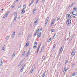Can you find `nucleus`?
I'll use <instances>...</instances> for the list:
<instances>
[{
  "label": "nucleus",
  "instance_id": "1",
  "mask_svg": "<svg viewBox=\"0 0 77 77\" xmlns=\"http://www.w3.org/2000/svg\"><path fill=\"white\" fill-rule=\"evenodd\" d=\"M71 20L68 19V20L66 21V23L68 26H69L71 25Z\"/></svg>",
  "mask_w": 77,
  "mask_h": 77
},
{
  "label": "nucleus",
  "instance_id": "2",
  "mask_svg": "<svg viewBox=\"0 0 77 77\" xmlns=\"http://www.w3.org/2000/svg\"><path fill=\"white\" fill-rule=\"evenodd\" d=\"M75 49L73 48L72 52L71 53V55L72 56V57H74L75 56Z\"/></svg>",
  "mask_w": 77,
  "mask_h": 77
},
{
  "label": "nucleus",
  "instance_id": "3",
  "mask_svg": "<svg viewBox=\"0 0 77 77\" xmlns=\"http://www.w3.org/2000/svg\"><path fill=\"white\" fill-rule=\"evenodd\" d=\"M66 17L67 19H68V20H71V18H72V17L69 14H68L66 15Z\"/></svg>",
  "mask_w": 77,
  "mask_h": 77
},
{
  "label": "nucleus",
  "instance_id": "4",
  "mask_svg": "<svg viewBox=\"0 0 77 77\" xmlns=\"http://www.w3.org/2000/svg\"><path fill=\"white\" fill-rule=\"evenodd\" d=\"M34 69H35V67H32V69L31 70L30 72V73L32 74V73L33 72V70H34Z\"/></svg>",
  "mask_w": 77,
  "mask_h": 77
},
{
  "label": "nucleus",
  "instance_id": "5",
  "mask_svg": "<svg viewBox=\"0 0 77 77\" xmlns=\"http://www.w3.org/2000/svg\"><path fill=\"white\" fill-rule=\"evenodd\" d=\"M15 31L11 35V38H14V36H15Z\"/></svg>",
  "mask_w": 77,
  "mask_h": 77
},
{
  "label": "nucleus",
  "instance_id": "6",
  "mask_svg": "<svg viewBox=\"0 0 77 77\" xmlns=\"http://www.w3.org/2000/svg\"><path fill=\"white\" fill-rule=\"evenodd\" d=\"M73 12H74V14H73V15H75V16H77V11H73Z\"/></svg>",
  "mask_w": 77,
  "mask_h": 77
},
{
  "label": "nucleus",
  "instance_id": "7",
  "mask_svg": "<svg viewBox=\"0 0 77 77\" xmlns=\"http://www.w3.org/2000/svg\"><path fill=\"white\" fill-rule=\"evenodd\" d=\"M24 66H25V65H24L22 66V68L20 71V72H22L24 70Z\"/></svg>",
  "mask_w": 77,
  "mask_h": 77
},
{
  "label": "nucleus",
  "instance_id": "8",
  "mask_svg": "<svg viewBox=\"0 0 77 77\" xmlns=\"http://www.w3.org/2000/svg\"><path fill=\"white\" fill-rule=\"evenodd\" d=\"M48 19H49V17H48L46 20H45V26L47 24L48 22Z\"/></svg>",
  "mask_w": 77,
  "mask_h": 77
},
{
  "label": "nucleus",
  "instance_id": "9",
  "mask_svg": "<svg viewBox=\"0 0 77 77\" xmlns=\"http://www.w3.org/2000/svg\"><path fill=\"white\" fill-rule=\"evenodd\" d=\"M2 65H3V61L2 60H0V66H2Z\"/></svg>",
  "mask_w": 77,
  "mask_h": 77
},
{
  "label": "nucleus",
  "instance_id": "10",
  "mask_svg": "<svg viewBox=\"0 0 77 77\" xmlns=\"http://www.w3.org/2000/svg\"><path fill=\"white\" fill-rule=\"evenodd\" d=\"M36 7H35V8L33 10V12L34 13H35V12H36Z\"/></svg>",
  "mask_w": 77,
  "mask_h": 77
},
{
  "label": "nucleus",
  "instance_id": "11",
  "mask_svg": "<svg viewBox=\"0 0 77 77\" xmlns=\"http://www.w3.org/2000/svg\"><path fill=\"white\" fill-rule=\"evenodd\" d=\"M38 35H39L38 36V37L39 38H40V37H41V32H38Z\"/></svg>",
  "mask_w": 77,
  "mask_h": 77
},
{
  "label": "nucleus",
  "instance_id": "12",
  "mask_svg": "<svg viewBox=\"0 0 77 77\" xmlns=\"http://www.w3.org/2000/svg\"><path fill=\"white\" fill-rule=\"evenodd\" d=\"M17 13H18L17 12H16L13 13V15H14V16H15V15L16 16H17Z\"/></svg>",
  "mask_w": 77,
  "mask_h": 77
},
{
  "label": "nucleus",
  "instance_id": "13",
  "mask_svg": "<svg viewBox=\"0 0 77 77\" xmlns=\"http://www.w3.org/2000/svg\"><path fill=\"white\" fill-rule=\"evenodd\" d=\"M46 73V72H44V73L43 74L42 77H45V75Z\"/></svg>",
  "mask_w": 77,
  "mask_h": 77
},
{
  "label": "nucleus",
  "instance_id": "14",
  "mask_svg": "<svg viewBox=\"0 0 77 77\" xmlns=\"http://www.w3.org/2000/svg\"><path fill=\"white\" fill-rule=\"evenodd\" d=\"M25 13V10H22V14H24Z\"/></svg>",
  "mask_w": 77,
  "mask_h": 77
},
{
  "label": "nucleus",
  "instance_id": "15",
  "mask_svg": "<svg viewBox=\"0 0 77 77\" xmlns=\"http://www.w3.org/2000/svg\"><path fill=\"white\" fill-rule=\"evenodd\" d=\"M63 48H64V46H62L60 48V50L63 51Z\"/></svg>",
  "mask_w": 77,
  "mask_h": 77
},
{
  "label": "nucleus",
  "instance_id": "16",
  "mask_svg": "<svg viewBox=\"0 0 77 77\" xmlns=\"http://www.w3.org/2000/svg\"><path fill=\"white\" fill-rule=\"evenodd\" d=\"M62 52V51L60 50V51H59V53L58 54H59V55H60V54H61V53Z\"/></svg>",
  "mask_w": 77,
  "mask_h": 77
},
{
  "label": "nucleus",
  "instance_id": "17",
  "mask_svg": "<svg viewBox=\"0 0 77 77\" xmlns=\"http://www.w3.org/2000/svg\"><path fill=\"white\" fill-rule=\"evenodd\" d=\"M24 61V59H23L22 60V61H21L20 63V65H21V64H22V63H23V61Z\"/></svg>",
  "mask_w": 77,
  "mask_h": 77
},
{
  "label": "nucleus",
  "instance_id": "18",
  "mask_svg": "<svg viewBox=\"0 0 77 77\" xmlns=\"http://www.w3.org/2000/svg\"><path fill=\"white\" fill-rule=\"evenodd\" d=\"M34 45H36L37 46V42H34Z\"/></svg>",
  "mask_w": 77,
  "mask_h": 77
},
{
  "label": "nucleus",
  "instance_id": "19",
  "mask_svg": "<svg viewBox=\"0 0 77 77\" xmlns=\"http://www.w3.org/2000/svg\"><path fill=\"white\" fill-rule=\"evenodd\" d=\"M73 5H74V3H72L69 7H70V8H72V7L73 6Z\"/></svg>",
  "mask_w": 77,
  "mask_h": 77
},
{
  "label": "nucleus",
  "instance_id": "20",
  "mask_svg": "<svg viewBox=\"0 0 77 77\" xmlns=\"http://www.w3.org/2000/svg\"><path fill=\"white\" fill-rule=\"evenodd\" d=\"M64 70L65 71H67V68H66V67H65L64 68Z\"/></svg>",
  "mask_w": 77,
  "mask_h": 77
},
{
  "label": "nucleus",
  "instance_id": "21",
  "mask_svg": "<svg viewBox=\"0 0 77 77\" xmlns=\"http://www.w3.org/2000/svg\"><path fill=\"white\" fill-rule=\"evenodd\" d=\"M9 36H7L6 38H5V39L6 40H8L9 39Z\"/></svg>",
  "mask_w": 77,
  "mask_h": 77
},
{
  "label": "nucleus",
  "instance_id": "22",
  "mask_svg": "<svg viewBox=\"0 0 77 77\" xmlns=\"http://www.w3.org/2000/svg\"><path fill=\"white\" fill-rule=\"evenodd\" d=\"M15 54L14 53L12 57V58H14L15 57Z\"/></svg>",
  "mask_w": 77,
  "mask_h": 77
},
{
  "label": "nucleus",
  "instance_id": "23",
  "mask_svg": "<svg viewBox=\"0 0 77 77\" xmlns=\"http://www.w3.org/2000/svg\"><path fill=\"white\" fill-rule=\"evenodd\" d=\"M75 75H76V74H75V73H73V74L72 75V76L73 77H74Z\"/></svg>",
  "mask_w": 77,
  "mask_h": 77
},
{
  "label": "nucleus",
  "instance_id": "24",
  "mask_svg": "<svg viewBox=\"0 0 77 77\" xmlns=\"http://www.w3.org/2000/svg\"><path fill=\"white\" fill-rule=\"evenodd\" d=\"M36 47H37V46L35 45V46H33V48L34 49L36 48Z\"/></svg>",
  "mask_w": 77,
  "mask_h": 77
},
{
  "label": "nucleus",
  "instance_id": "25",
  "mask_svg": "<svg viewBox=\"0 0 77 77\" xmlns=\"http://www.w3.org/2000/svg\"><path fill=\"white\" fill-rule=\"evenodd\" d=\"M5 46H3V47L2 48V50H5Z\"/></svg>",
  "mask_w": 77,
  "mask_h": 77
},
{
  "label": "nucleus",
  "instance_id": "26",
  "mask_svg": "<svg viewBox=\"0 0 77 77\" xmlns=\"http://www.w3.org/2000/svg\"><path fill=\"white\" fill-rule=\"evenodd\" d=\"M56 44L54 45L53 46V48H55V47H56Z\"/></svg>",
  "mask_w": 77,
  "mask_h": 77
},
{
  "label": "nucleus",
  "instance_id": "27",
  "mask_svg": "<svg viewBox=\"0 0 77 77\" xmlns=\"http://www.w3.org/2000/svg\"><path fill=\"white\" fill-rule=\"evenodd\" d=\"M68 60H66V63H65V65H66V64L68 63Z\"/></svg>",
  "mask_w": 77,
  "mask_h": 77
},
{
  "label": "nucleus",
  "instance_id": "28",
  "mask_svg": "<svg viewBox=\"0 0 77 77\" xmlns=\"http://www.w3.org/2000/svg\"><path fill=\"white\" fill-rule=\"evenodd\" d=\"M45 57H45V56H44L42 57V59H43V60H44V59H45Z\"/></svg>",
  "mask_w": 77,
  "mask_h": 77
},
{
  "label": "nucleus",
  "instance_id": "29",
  "mask_svg": "<svg viewBox=\"0 0 77 77\" xmlns=\"http://www.w3.org/2000/svg\"><path fill=\"white\" fill-rule=\"evenodd\" d=\"M51 37L49 38V39L48 40V42H50V41H51Z\"/></svg>",
  "mask_w": 77,
  "mask_h": 77
},
{
  "label": "nucleus",
  "instance_id": "30",
  "mask_svg": "<svg viewBox=\"0 0 77 77\" xmlns=\"http://www.w3.org/2000/svg\"><path fill=\"white\" fill-rule=\"evenodd\" d=\"M25 53L26 52H25V51L23 53V54H22L23 56H24Z\"/></svg>",
  "mask_w": 77,
  "mask_h": 77
},
{
  "label": "nucleus",
  "instance_id": "31",
  "mask_svg": "<svg viewBox=\"0 0 77 77\" xmlns=\"http://www.w3.org/2000/svg\"><path fill=\"white\" fill-rule=\"evenodd\" d=\"M39 29H40L39 30V32H41L42 31V28H40Z\"/></svg>",
  "mask_w": 77,
  "mask_h": 77
},
{
  "label": "nucleus",
  "instance_id": "32",
  "mask_svg": "<svg viewBox=\"0 0 77 77\" xmlns=\"http://www.w3.org/2000/svg\"><path fill=\"white\" fill-rule=\"evenodd\" d=\"M33 2H34V0H32L31 2V4H32L33 3Z\"/></svg>",
  "mask_w": 77,
  "mask_h": 77
},
{
  "label": "nucleus",
  "instance_id": "33",
  "mask_svg": "<svg viewBox=\"0 0 77 77\" xmlns=\"http://www.w3.org/2000/svg\"><path fill=\"white\" fill-rule=\"evenodd\" d=\"M8 17L6 15H5L3 17V18H6V17Z\"/></svg>",
  "mask_w": 77,
  "mask_h": 77
},
{
  "label": "nucleus",
  "instance_id": "34",
  "mask_svg": "<svg viewBox=\"0 0 77 77\" xmlns=\"http://www.w3.org/2000/svg\"><path fill=\"white\" fill-rule=\"evenodd\" d=\"M29 45V43H26V44L25 45L26 47H27Z\"/></svg>",
  "mask_w": 77,
  "mask_h": 77
},
{
  "label": "nucleus",
  "instance_id": "35",
  "mask_svg": "<svg viewBox=\"0 0 77 77\" xmlns=\"http://www.w3.org/2000/svg\"><path fill=\"white\" fill-rule=\"evenodd\" d=\"M44 46L42 47V48L41 50H42L43 51V50H44Z\"/></svg>",
  "mask_w": 77,
  "mask_h": 77
},
{
  "label": "nucleus",
  "instance_id": "36",
  "mask_svg": "<svg viewBox=\"0 0 77 77\" xmlns=\"http://www.w3.org/2000/svg\"><path fill=\"white\" fill-rule=\"evenodd\" d=\"M39 0H37L36 2V4H37V3H38V2H39Z\"/></svg>",
  "mask_w": 77,
  "mask_h": 77
},
{
  "label": "nucleus",
  "instance_id": "37",
  "mask_svg": "<svg viewBox=\"0 0 77 77\" xmlns=\"http://www.w3.org/2000/svg\"><path fill=\"white\" fill-rule=\"evenodd\" d=\"M26 6L25 7V5H24L23 7V9H26Z\"/></svg>",
  "mask_w": 77,
  "mask_h": 77
},
{
  "label": "nucleus",
  "instance_id": "38",
  "mask_svg": "<svg viewBox=\"0 0 77 77\" xmlns=\"http://www.w3.org/2000/svg\"><path fill=\"white\" fill-rule=\"evenodd\" d=\"M54 21L53 20H52L51 23V25H52V24H53V23H54Z\"/></svg>",
  "mask_w": 77,
  "mask_h": 77
},
{
  "label": "nucleus",
  "instance_id": "39",
  "mask_svg": "<svg viewBox=\"0 0 77 77\" xmlns=\"http://www.w3.org/2000/svg\"><path fill=\"white\" fill-rule=\"evenodd\" d=\"M11 8H14L15 7V5H12L11 6Z\"/></svg>",
  "mask_w": 77,
  "mask_h": 77
},
{
  "label": "nucleus",
  "instance_id": "40",
  "mask_svg": "<svg viewBox=\"0 0 77 77\" xmlns=\"http://www.w3.org/2000/svg\"><path fill=\"white\" fill-rule=\"evenodd\" d=\"M9 14V13H8V12H7L6 13V15L7 16H8V15Z\"/></svg>",
  "mask_w": 77,
  "mask_h": 77
},
{
  "label": "nucleus",
  "instance_id": "41",
  "mask_svg": "<svg viewBox=\"0 0 77 77\" xmlns=\"http://www.w3.org/2000/svg\"><path fill=\"white\" fill-rule=\"evenodd\" d=\"M39 49H37V53H38V52L39 51Z\"/></svg>",
  "mask_w": 77,
  "mask_h": 77
},
{
  "label": "nucleus",
  "instance_id": "42",
  "mask_svg": "<svg viewBox=\"0 0 77 77\" xmlns=\"http://www.w3.org/2000/svg\"><path fill=\"white\" fill-rule=\"evenodd\" d=\"M54 29H51V32H54Z\"/></svg>",
  "mask_w": 77,
  "mask_h": 77
},
{
  "label": "nucleus",
  "instance_id": "43",
  "mask_svg": "<svg viewBox=\"0 0 77 77\" xmlns=\"http://www.w3.org/2000/svg\"><path fill=\"white\" fill-rule=\"evenodd\" d=\"M35 34H34L35 36H36L37 35V33H38V32L35 33Z\"/></svg>",
  "mask_w": 77,
  "mask_h": 77
},
{
  "label": "nucleus",
  "instance_id": "44",
  "mask_svg": "<svg viewBox=\"0 0 77 77\" xmlns=\"http://www.w3.org/2000/svg\"><path fill=\"white\" fill-rule=\"evenodd\" d=\"M36 23H38V21H37V20H36V21H35L34 22V23L35 24H36Z\"/></svg>",
  "mask_w": 77,
  "mask_h": 77
},
{
  "label": "nucleus",
  "instance_id": "45",
  "mask_svg": "<svg viewBox=\"0 0 77 77\" xmlns=\"http://www.w3.org/2000/svg\"><path fill=\"white\" fill-rule=\"evenodd\" d=\"M30 53V51H28V53H27V54H29Z\"/></svg>",
  "mask_w": 77,
  "mask_h": 77
},
{
  "label": "nucleus",
  "instance_id": "46",
  "mask_svg": "<svg viewBox=\"0 0 77 77\" xmlns=\"http://www.w3.org/2000/svg\"><path fill=\"white\" fill-rule=\"evenodd\" d=\"M40 48V46H38V50H39V48Z\"/></svg>",
  "mask_w": 77,
  "mask_h": 77
},
{
  "label": "nucleus",
  "instance_id": "47",
  "mask_svg": "<svg viewBox=\"0 0 77 77\" xmlns=\"http://www.w3.org/2000/svg\"><path fill=\"white\" fill-rule=\"evenodd\" d=\"M17 16H16L15 17H14V18L16 19H17Z\"/></svg>",
  "mask_w": 77,
  "mask_h": 77
},
{
  "label": "nucleus",
  "instance_id": "48",
  "mask_svg": "<svg viewBox=\"0 0 77 77\" xmlns=\"http://www.w3.org/2000/svg\"><path fill=\"white\" fill-rule=\"evenodd\" d=\"M56 36V34H54V35L53 36V39H54V36Z\"/></svg>",
  "mask_w": 77,
  "mask_h": 77
},
{
  "label": "nucleus",
  "instance_id": "49",
  "mask_svg": "<svg viewBox=\"0 0 77 77\" xmlns=\"http://www.w3.org/2000/svg\"><path fill=\"white\" fill-rule=\"evenodd\" d=\"M75 66V64H73L72 65V66L74 67V66Z\"/></svg>",
  "mask_w": 77,
  "mask_h": 77
},
{
  "label": "nucleus",
  "instance_id": "50",
  "mask_svg": "<svg viewBox=\"0 0 77 77\" xmlns=\"http://www.w3.org/2000/svg\"><path fill=\"white\" fill-rule=\"evenodd\" d=\"M76 8H75V7H74L73 8V10H76Z\"/></svg>",
  "mask_w": 77,
  "mask_h": 77
},
{
  "label": "nucleus",
  "instance_id": "51",
  "mask_svg": "<svg viewBox=\"0 0 77 77\" xmlns=\"http://www.w3.org/2000/svg\"><path fill=\"white\" fill-rule=\"evenodd\" d=\"M59 20H60V18H59L57 20V21H59Z\"/></svg>",
  "mask_w": 77,
  "mask_h": 77
},
{
  "label": "nucleus",
  "instance_id": "52",
  "mask_svg": "<svg viewBox=\"0 0 77 77\" xmlns=\"http://www.w3.org/2000/svg\"><path fill=\"white\" fill-rule=\"evenodd\" d=\"M72 14L73 15H74V11L72 12Z\"/></svg>",
  "mask_w": 77,
  "mask_h": 77
},
{
  "label": "nucleus",
  "instance_id": "53",
  "mask_svg": "<svg viewBox=\"0 0 77 77\" xmlns=\"http://www.w3.org/2000/svg\"><path fill=\"white\" fill-rule=\"evenodd\" d=\"M73 17H74V18H77V17H76L75 16H73Z\"/></svg>",
  "mask_w": 77,
  "mask_h": 77
},
{
  "label": "nucleus",
  "instance_id": "54",
  "mask_svg": "<svg viewBox=\"0 0 77 77\" xmlns=\"http://www.w3.org/2000/svg\"><path fill=\"white\" fill-rule=\"evenodd\" d=\"M15 20H13V23H14L15 22Z\"/></svg>",
  "mask_w": 77,
  "mask_h": 77
},
{
  "label": "nucleus",
  "instance_id": "55",
  "mask_svg": "<svg viewBox=\"0 0 77 77\" xmlns=\"http://www.w3.org/2000/svg\"><path fill=\"white\" fill-rule=\"evenodd\" d=\"M18 1V0H16L15 1V2H17Z\"/></svg>",
  "mask_w": 77,
  "mask_h": 77
},
{
  "label": "nucleus",
  "instance_id": "56",
  "mask_svg": "<svg viewBox=\"0 0 77 77\" xmlns=\"http://www.w3.org/2000/svg\"><path fill=\"white\" fill-rule=\"evenodd\" d=\"M39 30H40V29H38V30H37V32H39Z\"/></svg>",
  "mask_w": 77,
  "mask_h": 77
},
{
  "label": "nucleus",
  "instance_id": "57",
  "mask_svg": "<svg viewBox=\"0 0 77 77\" xmlns=\"http://www.w3.org/2000/svg\"><path fill=\"white\" fill-rule=\"evenodd\" d=\"M45 0H42V2H45Z\"/></svg>",
  "mask_w": 77,
  "mask_h": 77
},
{
  "label": "nucleus",
  "instance_id": "58",
  "mask_svg": "<svg viewBox=\"0 0 77 77\" xmlns=\"http://www.w3.org/2000/svg\"><path fill=\"white\" fill-rule=\"evenodd\" d=\"M32 4H31V3H30V5H29V6H31V5H32Z\"/></svg>",
  "mask_w": 77,
  "mask_h": 77
},
{
  "label": "nucleus",
  "instance_id": "59",
  "mask_svg": "<svg viewBox=\"0 0 77 77\" xmlns=\"http://www.w3.org/2000/svg\"><path fill=\"white\" fill-rule=\"evenodd\" d=\"M28 56H29V54H27V55H26V57H27Z\"/></svg>",
  "mask_w": 77,
  "mask_h": 77
},
{
  "label": "nucleus",
  "instance_id": "60",
  "mask_svg": "<svg viewBox=\"0 0 77 77\" xmlns=\"http://www.w3.org/2000/svg\"><path fill=\"white\" fill-rule=\"evenodd\" d=\"M1 11H3V9H1Z\"/></svg>",
  "mask_w": 77,
  "mask_h": 77
},
{
  "label": "nucleus",
  "instance_id": "61",
  "mask_svg": "<svg viewBox=\"0 0 77 77\" xmlns=\"http://www.w3.org/2000/svg\"><path fill=\"white\" fill-rule=\"evenodd\" d=\"M13 20L15 21V20H16V19H15V18H14Z\"/></svg>",
  "mask_w": 77,
  "mask_h": 77
},
{
  "label": "nucleus",
  "instance_id": "62",
  "mask_svg": "<svg viewBox=\"0 0 77 77\" xmlns=\"http://www.w3.org/2000/svg\"><path fill=\"white\" fill-rule=\"evenodd\" d=\"M42 50H41V51H40V53H42Z\"/></svg>",
  "mask_w": 77,
  "mask_h": 77
},
{
  "label": "nucleus",
  "instance_id": "63",
  "mask_svg": "<svg viewBox=\"0 0 77 77\" xmlns=\"http://www.w3.org/2000/svg\"><path fill=\"white\" fill-rule=\"evenodd\" d=\"M55 19H53V21H54H54H55Z\"/></svg>",
  "mask_w": 77,
  "mask_h": 77
},
{
  "label": "nucleus",
  "instance_id": "64",
  "mask_svg": "<svg viewBox=\"0 0 77 77\" xmlns=\"http://www.w3.org/2000/svg\"><path fill=\"white\" fill-rule=\"evenodd\" d=\"M51 27V25L50 26V27Z\"/></svg>",
  "mask_w": 77,
  "mask_h": 77
}]
</instances>
